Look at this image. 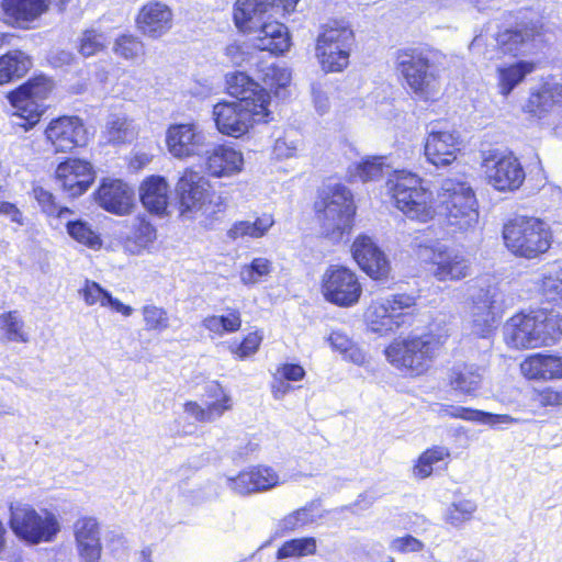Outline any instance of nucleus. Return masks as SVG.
Instances as JSON below:
<instances>
[{
    "label": "nucleus",
    "instance_id": "21",
    "mask_svg": "<svg viewBox=\"0 0 562 562\" xmlns=\"http://www.w3.org/2000/svg\"><path fill=\"white\" fill-rule=\"evenodd\" d=\"M55 175L59 186L71 198L83 194L95 178L92 165L87 160L77 158H69L60 162Z\"/></svg>",
    "mask_w": 562,
    "mask_h": 562
},
{
    "label": "nucleus",
    "instance_id": "48",
    "mask_svg": "<svg viewBox=\"0 0 562 562\" xmlns=\"http://www.w3.org/2000/svg\"><path fill=\"white\" fill-rule=\"evenodd\" d=\"M316 551V540L313 537L297 538L285 541L278 550V559L303 557Z\"/></svg>",
    "mask_w": 562,
    "mask_h": 562
},
{
    "label": "nucleus",
    "instance_id": "41",
    "mask_svg": "<svg viewBox=\"0 0 562 562\" xmlns=\"http://www.w3.org/2000/svg\"><path fill=\"white\" fill-rule=\"evenodd\" d=\"M533 70V66L520 60L508 67L498 69L501 93L508 95L525 77Z\"/></svg>",
    "mask_w": 562,
    "mask_h": 562
},
{
    "label": "nucleus",
    "instance_id": "8",
    "mask_svg": "<svg viewBox=\"0 0 562 562\" xmlns=\"http://www.w3.org/2000/svg\"><path fill=\"white\" fill-rule=\"evenodd\" d=\"M261 103L246 104L235 101H221L213 106V119L220 133L240 137L254 123H267L270 111Z\"/></svg>",
    "mask_w": 562,
    "mask_h": 562
},
{
    "label": "nucleus",
    "instance_id": "47",
    "mask_svg": "<svg viewBox=\"0 0 562 562\" xmlns=\"http://www.w3.org/2000/svg\"><path fill=\"white\" fill-rule=\"evenodd\" d=\"M541 289L548 301L562 303V267H552L543 273Z\"/></svg>",
    "mask_w": 562,
    "mask_h": 562
},
{
    "label": "nucleus",
    "instance_id": "55",
    "mask_svg": "<svg viewBox=\"0 0 562 562\" xmlns=\"http://www.w3.org/2000/svg\"><path fill=\"white\" fill-rule=\"evenodd\" d=\"M475 509V504L468 499L452 503L447 510L446 519L451 525L457 526L465 520H469Z\"/></svg>",
    "mask_w": 562,
    "mask_h": 562
},
{
    "label": "nucleus",
    "instance_id": "45",
    "mask_svg": "<svg viewBox=\"0 0 562 562\" xmlns=\"http://www.w3.org/2000/svg\"><path fill=\"white\" fill-rule=\"evenodd\" d=\"M228 312L226 315H213L207 316L203 321V326L215 334L235 333L241 326L240 313L236 308L227 307Z\"/></svg>",
    "mask_w": 562,
    "mask_h": 562
},
{
    "label": "nucleus",
    "instance_id": "15",
    "mask_svg": "<svg viewBox=\"0 0 562 562\" xmlns=\"http://www.w3.org/2000/svg\"><path fill=\"white\" fill-rule=\"evenodd\" d=\"M362 293L361 284L353 271L346 267L331 266L323 279L324 297L338 306H352Z\"/></svg>",
    "mask_w": 562,
    "mask_h": 562
},
{
    "label": "nucleus",
    "instance_id": "25",
    "mask_svg": "<svg viewBox=\"0 0 562 562\" xmlns=\"http://www.w3.org/2000/svg\"><path fill=\"white\" fill-rule=\"evenodd\" d=\"M99 205L116 215L127 214L133 207L134 192L122 180H104L97 191Z\"/></svg>",
    "mask_w": 562,
    "mask_h": 562
},
{
    "label": "nucleus",
    "instance_id": "34",
    "mask_svg": "<svg viewBox=\"0 0 562 562\" xmlns=\"http://www.w3.org/2000/svg\"><path fill=\"white\" fill-rule=\"evenodd\" d=\"M447 380L453 391L475 396L483 384V369L473 363H457L449 369Z\"/></svg>",
    "mask_w": 562,
    "mask_h": 562
},
{
    "label": "nucleus",
    "instance_id": "18",
    "mask_svg": "<svg viewBox=\"0 0 562 562\" xmlns=\"http://www.w3.org/2000/svg\"><path fill=\"white\" fill-rule=\"evenodd\" d=\"M484 166L488 183L498 191H515L526 178L521 164L512 154L485 158Z\"/></svg>",
    "mask_w": 562,
    "mask_h": 562
},
{
    "label": "nucleus",
    "instance_id": "14",
    "mask_svg": "<svg viewBox=\"0 0 562 562\" xmlns=\"http://www.w3.org/2000/svg\"><path fill=\"white\" fill-rule=\"evenodd\" d=\"M49 89L47 79L36 78L26 81L8 94V99L15 110L13 115L23 120V122H16V124L27 130L40 121L44 112V104H41L40 101L46 98Z\"/></svg>",
    "mask_w": 562,
    "mask_h": 562
},
{
    "label": "nucleus",
    "instance_id": "39",
    "mask_svg": "<svg viewBox=\"0 0 562 562\" xmlns=\"http://www.w3.org/2000/svg\"><path fill=\"white\" fill-rule=\"evenodd\" d=\"M447 414L453 418L490 425L492 427H496L503 424L510 425L517 423V419L507 414H493L463 406H450V408L447 411Z\"/></svg>",
    "mask_w": 562,
    "mask_h": 562
},
{
    "label": "nucleus",
    "instance_id": "4",
    "mask_svg": "<svg viewBox=\"0 0 562 562\" xmlns=\"http://www.w3.org/2000/svg\"><path fill=\"white\" fill-rule=\"evenodd\" d=\"M386 187L396 207L407 217L419 222L434 217L432 192L423 186V180L417 175L396 172L387 180Z\"/></svg>",
    "mask_w": 562,
    "mask_h": 562
},
{
    "label": "nucleus",
    "instance_id": "51",
    "mask_svg": "<svg viewBox=\"0 0 562 562\" xmlns=\"http://www.w3.org/2000/svg\"><path fill=\"white\" fill-rule=\"evenodd\" d=\"M34 195L37 200L38 204L42 207V211L47 214L48 216H55L58 218H63L66 216V214H71V210L66 206H59L55 202L54 195L43 189V188H36L34 189Z\"/></svg>",
    "mask_w": 562,
    "mask_h": 562
},
{
    "label": "nucleus",
    "instance_id": "1",
    "mask_svg": "<svg viewBox=\"0 0 562 562\" xmlns=\"http://www.w3.org/2000/svg\"><path fill=\"white\" fill-rule=\"evenodd\" d=\"M504 337L515 348L553 345L562 337V316L544 310L514 315L504 325Z\"/></svg>",
    "mask_w": 562,
    "mask_h": 562
},
{
    "label": "nucleus",
    "instance_id": "58",
    "mask_svg": "<svg viewBox=\"0 0 562 562\" xmlns=\"http://www.w3.org/2000/svg\"><path fill=\"white\" fill-rule=\"evenodd\" d=\"M109 295L110 293L95 282L88 283L83 290V299L89 305L100 302L102 306H105Z\"/></svg>",
    "mask_w": 562,
    "mask_h": 562
},
{
    "label": "nucleus",
    "instance_id": "53",
    "mask_svg": "<svg viewBox=\"0 0 562 562\" xmlns=\"http://www.w3.org/2000/svg\"><path fill=\"white\" fill-rule=\"evenodd\" d=\"M383 159L384 157L382 156L368 157L363 159L356 166V176H358L363 182L378 179L382 175L384 166Z\"/></svg>",
    "mask_w": 562,
    "mask_h": 562
},
{
    "label": "nucleus",
    "instance_id": "6",
    "mask_svg": "<svg viewBox=\"0 0 562 562\" xmlns=\"http://www.w3.org/2000/svg\"><path fill=\"white\" fill-rule=\"evenodd\" d=\"M9 525L13 533L29 544L50 542L60 530L56 516L48 510L37 512L29 504L11 503Z\"/></svg>",
    "mask_w": 562,
    "mask_h": 562
},
{
    "label": "nucleus",
    "instance_id": "32",
    "mask_svg": "<svg viewBox=\"0 0 562 562\" xmlns=\"http://www.w3.org/2000/svg\"><path fill=\"white\" fill-rule=\"evenodd\" d=\"M526 110L539 119L554 113L561 115L562 120V83L546 82L540 90L531 93Z\"/></svg>",
    "mask_w": 562,
    "mask_h": 562
},
{
    "label": "nucleus",
    "instance_id": "22",
    "mask_svg": "<svg viewBox=\"0 0 562 562\" xmlns=\"http://www.w3.org/2000/svg\"><path fill=\"white\" fill-rule=\"evenodd\" d=\"M352 257L370 278L374 280L386 279L391 267L385 254L375 241L367 235H359L351 247Z\"/></svg>",
    "mask_w": 562,
    "mask_h": 562
},
{
    "label": "nucleus",
    "instance_id": "33",
    "mask_svg": "<svg viewBox=\"0 0 562 562\" xmlns=\"http://www.w3.org/2000/svg\"><path fill=\"white\" fill-rule=\"evenodd\" d=\"M172 14L169 8L160 2L145 4L137 19L138 29L147 36L159 37L171 27Z\"/></svg>",
    "mask_w": 562,
    "mask_h": 562
},
{
    "label": "nucleus",
    "instance_id": "23",
    "mask_svg": "<svg viewBox=\"0 0 562 562\" xmlns=\"http://www.w3.org/2000/svg\"><path fill=\"white\" fill-rule=\"evenodd\" d=\"M226 483L235 494L247 496L273 488L279 484V476L270 467H254L227 477Z\"/></svg>",
    "mask_w": 562,
    "mask_h": 562
},
{
    "label": "nucleus",
    "instance_id": "54",
    "mask_svg": "<svg viewBox=\"0 0 562 562\" xmlns=\"http://www.w3.org/2000/svg\"><path fill=\"white\" fill-rule=\"evenodd\" d=\"M105 47V36L94 30L86 31L80 40L79 52L83 57H90Z\"/></svg>",
    "mask_w": 562,
    "mask_h": 562
},
{
    "label": "nucleus",
    "instance_id": "9",
    "mask_svg": "<svg viewBox=\"0 0 562 562\" xmlns=\"http://www.w3.org/2000/svg\"><path fill=\"white\" fill-rule=\"evenodd\" d=\"M416 304V297L407 293H394L375 301L369 308L368 321L372 331L380 335L411 326L413 315L406 310Z\"/></svg>",
    "mask_w": 562,
    "mask_h": 562
},
{
    "label": "nucleus",
    "instance_id": "26",
    "mask_svg": "<svg viewBox=\"0 0 562 562\" xmlns=\"http://www.w3.org/2000/svg\"><path fill=\"white\" fill-rule=\"evenodd\" d=\"M247 33L254 34L251 40L256 48L270 52L273 55L284 54L291 45L288 27L277 21H262L257 30Z\"/></svg>",
    "mask_w": 562,
    "mask_h": 562
},
{
    "label": "nucleus",
    "instance_id": "56",
    "mask_svg": "<svg viewBox=\"0 0 562 562\" xmlns=\"http://www.w3.org/2000/svg\"><path fill=\"white\" fill-rule=\"evenodd\" d=\"M263 81L271 90L285 88L291 81V72L286 68L271 66L267 69Z\"/></svg>",
    "mask_w": 562,
    "mask_h": 562
},
{
    "label": "nucleus",
    "instance_id": "31",
    "mask_svg": "<svg viewBox=\"0 0 562 562\" xmlns=\"http://www.w3.org/2000/svg\"><path fill=\"white\" fill-rule=\"evenodd\" d=\"M540 34L538 21H522L514 29L497 34L496 43L503 54H522L527 52L529 42Z\"/></svg>",
    "mask_w": 562,
    "mask_h": 562
},
{
    "label": "nucleus",
    "instance_id": "42",
    "mask_svg": "<svg viewBox=\"0 0 562 562\" xmlns=\"http://www.w3.org/2000/svg\"><path fill=\"white\" fill-rule=\"evenodd\" d=\"M273 225V218L271 215H263L261 217H257L255 222L249 221H240L236 222L227 232V236L232 239H237L239 237H252L259 238L262 237L268 229Z\"/></svg>",
    "mask_w": 562,
    "mask_h": 562
},
{
    "label": "nucleus",
    "instance_id": "20",
    "mask_svg": "<svg viewBox=\"0 0 562 562\" xmlns=\"http://www.w3.org/2000/svg\"><path fill=\"white\" fill-rule=\"evenodd\" d=\"M45 135L57 153H67L87 143V130L77 116L53 120L46 127Z\"/></svg>",
    "mask_w": 562,
    "mask_h": 562
},
{
    "label": "nucleus",
    "instance_id": "10",
    "mask_svg": "<svg viewBox=\"0 0 562 562\" xmlns=\"http://www.w3.org/2000/svg\"><path fill=\"white\" fill-rule=\"evenodd\" d=\"M436 341L430 335L393 341L386 349V359L397 369L413 375L424 373L430 366Z\"/></svg>",
    "mask_w": 562,
    "mask_h": 562
},
{
    "label": "nucleus",
    "instance_id": "29",
    "mask_svg": "<svg viewBox=\"0 0 562 562\" xmlns=\"http://www.w3.org/2000/svg\"><path fill=\"white\" fill-rule=\"evenodd\" d=\"M201 157H205L209 175L217 178L240 171L244 161L241 154L234 148L212 143L207 153H203Z\"/></svg>",
    "mask_w": 562,
    "mask_h": 562
},
{
    "label": "nucleus",
    "instance_id": "63",
    "mask_svg": "<svg viewBox=\"0 0 562 562\" xmlns=\"http://www.w3.org/2000/svg\"><path fill=\"white\" fill-rule=\"evenodd\" d=\"M331 347L344 353L351 345L352 341L342 333L333 331L328 337Z\"/></svg>",
    "mask_w": 562,
    "mask_h": 562
},
{
    "label": "nucleus",
    "instance_id": "46",
    "mask_svg": "<svg viewBox=\"0 0 562 562\" xmlns=\"http://www.w3.org/2000/svg\"><path fill=\"white\" fill-rule=\"evenodd\" d=\"M66 228L71 238L91 249H99L102 246L99 234L83 220L68 221Z\"/></svg>",
    "mask_w": 562,
    "mask_h": 562
},
{
    "label": "nucleus",
    "instance_id": "61",
    "mask_svg": "<svg viewBox=\"0 0 562 562\" xmlns=\"http://www.w3.org/2000/svg\"><path fill=\"white\" fill-rule=\"evenodd\" d=\"M278 372L286 381H301L305 376V370L295 363L283 364Z\"/></svg>",
    "mask_w": 562,
    "mask_h": 562
},
{
    "label": "nucleus",
    "instance_id": "64",
    "mask_svg": "<svg viewBox=\"0 0 562 562\" xmlns=\"http://www.w3.org/2000/svg\"><path fill=\"white\" fill-rule=\"evenodd\" d=\"M300 513H291L288 516H285L282 520H280L278 528L282 532L284 531H293L301 527L300 518L297 516Z\"/></svg>",
    "mask_w": 562,
    "mask_h": 562
},
{
    "label": "nucleus",
    "instance_id": "2",
    "mask_svg": "<svg viewBox=\"0 0 562 562\" xmlns=\"http://www.w3.org/2000/svg\"><path fill=\"white\" fill-rule=\"evenodd\" d=\"M441 215L449 233L467 232L479 221L476 199L471 186L459 179L442 181L439 192Z\"/></svg>",
    "mask_w": 562,
    "mask_h": 562
},
{
    "label": "nucleus",
    "instance_id": "40",
    "mask_svg": "<svg viewBox=\"0 0 562 562\" xmlns=\"http://www.w3.org/2000/svg\"><path fill=\"white\" fill-rule=\"evenodd\" d=\"M137 135L133 121L125 116L112 114L106 122L108 142L114 145L131 143Z\"/></svg>",
    "mask_w": 562,
    "mask_h": 562
},
{
    "label": "nucleus",
    "instance_id": "27",
    "mask_svg": "<svg viewBox=\"0 0 562 562\" xmlns=\"http://www.w3.org/2000/svg\"><path fill=\"white\" fill-rule=\"evenodd\" d=\"M4 21L16 27L27 29L48 9L47 0H2Z\"/></svg>",
    "mask_w": 562,
    "mask_h": 562
},
{
    "label": "nucleus",
    "instance_id": "35",
    "mask_svg": "<svg viewBox=\"0 0 562 562\" xmlns=\"http://www.w3.org/2000/svg\"><path fill=\"white\" fill-rule=\"evenodd\" d=\"M520 369L531 380L562 379V357L536 353L524 360Z\"/></svg>",
    "mask_w": 562,
    "mask_h": 562
},
{
    "label": "nucleus",
    "instance_id": "28",
    "mask_svg": "<svg viewBox=\"0 0 562 562\" xmlns=\"http://www.w3.org/2000/svg\"><path fill=\"white\" fill-rule=\"evenodd\" d=\"M226 88L228 94L236 99L235 102L255 105L263 101V108H268L270 102L267 90L241 71L226 75Z\"/></svg>",
    "mask_w": 562,
    "mask_h": 562
},
{
    "label": "nucleus",
    "instance_id": "52",
    "mask_svg": "<svg viewBox=\"0 0 562 562\" xmlns=\"http://www.w3.org/2000/svg\"><path fill=\"white\" fill-rule=\"evenodd\" d=\"M143 316L147 329L162 331L169 327L168 314L161 307L146 305L143 307Z\"/></svg>",
    "mask_w": 562,
    "mask_h": 562
},
{
    "label": "nucleus",
    "instance_id": "57",
    "mask_svg": "<svg viewBox=\"0 0 562 562\" xmlns=\"http://www.w3.org/2000/svg\"><path fill=\"white\" fill-rule=\"evenodd\" d=\"M261 342V336H259L257 333H250L248 334L244 340L238 345L236 349V355L240 358H247L251 355H254Z\"/></svg>",
    "mask_w": 562,
    "mask_h": 562
},
{
    "label": "nucleus",
    "instance_id": "37",
    "mask_svg": "<svg viewBox=\"0 0 562 562\" xmlns=\"http://www.w3.org/2000/svg\"><path fill=\"white\" fill-rule=\"evenodd\" d=\"M156 239V228L145 217L134 220L124 243L126 251L133 255L147 249Z\"/></svg>",
    "mask_w": 562,
    "mask_h": 562
},
{
    "label": "nucleus",
    "instance_id": "59",
    "mask_svg": "<svg viewBox=\"0 0 562 562\" xmlns=\"http://www.w3.org/2000/svg\"><path fill=\"white\" fill-rule=\"evenodd\" d=\"M422 548V542L413 536L396 538L391 542V549L398 552H416Z\"/></svg>",
    "mask_w": 562,
    "mask_h": 562
},
{
    "label": "nucleus",
    "instance_id": "11",
    "mask_svg": "<svg viewBox=\"0 0 562 562\" xmlns=\"http://www.w3.org/2000/svg\"><path fill=\"white\" fill-rule=\"evenodd\" d=\"M353 32L348 26L334 21L323 26L317 37L316 56L326 71H340L349 63V50Z\"/></svg>",
    "mask_w": 562,
    "mask_h": 562
},
{
    "label": "nucleus",
    "instance_id": "17",
    "mask_svg": "<svg viewBox=\"0 0 562 562\" xmlns=\"http://www.w3.org/2000/svg\"><path fill=\"white\" fill-rule=\"evenodd\" d=\"M299 0H237L234 8V22L244 33L257 30L263 21L265 14L281 9L284 13H292Z\"/></svg>",
    "mask_w": 562,
    "mask_h": 562
},
{
    "label": "nucleus",
    "instance_id": "13",
    "mask_svg": "<svg viewBox=\"0 0 562 562\" xmlns=\"http://www.w3.org/2000/svg\"><path fill=\"white\" fill-rule=\"evenodd\" d=\"M472 330L485 338L496 326V316L503 312L504 294L496 284H481L471 294Z\"/></svg>",
    "mask_w": 562,
    "mask_h": 562
},
{
    "label": "nucleus",
    "instance_id": "49",
    "mask_svg": "<svg viewBox=\"0 0 562 562\" xmlns=\"http://www.w3.org/2000/svg\"><path fill=\"white\" fill-rule=\"evenodd\" d=\"M113 50L126 60L136 59L145 53L144 44L136 36L130 34L117 37Z\"/></svg>",
    "mask_w": 562,
    "mask_h": 562
},
{
    "label": "nucleus",
    "instance_id": "5",
    "mask_svg": "<svg viewBox=\"0 0 562 562\" xmlns=\"http://www.w3.org/2000/svg\"><path fill=\"white\" fill-rule=\"evenodd\" d=\"M506 247L516 256L532 259L551 246V234L546 223L536 217L517 216L503 229Z\"/></svg>",
    "mask_w": 562,
    "mask_h": 562
},
{
    "label": "nucleus",
    "instance_id": "62",
    "mask_svg": "<svg viewBox=\"0 0 562 562\" xmlns=\"http://www.w3.org/2000/svg\"><path fill=\"white\" fill-rule=\"evenodd\" d=\"M0 214L9 216L13 223L24 225L22 212L11 202H0Z\"/></svg>",
    "mask_w": 562,
    "mask_h": 562
},
{
    "label": "nucleus",
    "instance_id": "44",
    "mask_svg": "<svg viewBox=\"0 0 562 562\" xmlns=\"http://www.w3.org/2000/svg\"><path fill=\"white\" fill-rule=\"evenodd\" d=\"M231 408V397L224 395L222 400L209 404L206 407L200 406L195 402H188L184 406L186 412L193 416L198 422L209 423L221 417L223 413Z\"/></svg>",
    "mask_w": 562,
    "mask_h": 562
},
{
    "label": "nucleus",
    "instance_id": "7",
    "mask_svg": "<svg viewBox=\"0 0 562 562\" xmlns=\"http://www.w3.org/2000/svg\"><path fill=\"white\" fill-rule=\"evenodd\" d=\"M397 69L409 89L422 100L436 92L438 68L432 53L420 48H407L397 53Z\"/></svg>",
    "mask_w": 562,
    "mask_h": 562
},
{
    "label": "nucleus",
    "instance_id": "30",
    "mask_svg": "<svg viewBox=\"0 0 562 562\" xmlns=\"http://www.w3.org/2000/svg\"><path fill=\"white\" fill-rule=\"evenodd\" d=\"M75 538L82 562H99L102 546L99 524L93 517H83L75 524Z\"/></svg>",
    "mask_w": 562,
    "mask_h": 562
},
{
    "label": "nucleus",
    "instance_id": "12",
    "mask_svg": "<svg viewBox=\"0 0 562 562\" xmlns=\"http://www.w3.org/2000/svg\"><path fill=\"white\" fill-rule=\"evenodd\" d=\"M417 256L430 265L429 271L438 281H457L469 276L470 266L467 258L439 243L419 244Z\"/></svg>",
    "mask_w": 562,
    "mask_h": 562
},
{
    "label": "nucleus",
    "instance_id": "50",
    "mask_svg": "<svg viewBox=\"0 0 562 562\" xmlns=\"http://www.w3.org/2000/svg\"><path fill=\"white\" fill-rule=\"evenodd\" d=\"M271 272V262L266 258H255L249 266L243 268L240 280L244 284L258 283L262 277Z\"/></svg>",
    "mask_w": 562,
    "mask_h": 562
},
{
    "label": "nucleus",
    "instance_id": "60",
    "mask_svg": "<svg viewBox=\"0 0 562 562\" xmlns=\"http://www.w3.org/2000/svg\"><path fill=\"white\" fill-rule=\"evenodd\" d=\"M297 149L295 140H288L286 138H278L276 140L273 153L279 159L293 157Z\"/></svg>",
    "mask_w": 562,
    "mask_h": 562
},
{
    "label": "nucleus",
    "instance_id": "16",
    "mask_svg": "<svg viewBox=\"0 0 562 562\" xmlns=\"http://www.w3.org/2000/svg\"><path fill=\"white\" fill-rule=\"evenodd\" d=\"M207 181L199 172L186 170L176 186L181 213L202 211L205 215H213L216 211L213 201L206 203L209 195ZM220 202L215 206L220 207ZM217 212H222L221 209Z\"/></svg>",
    "mask_w": 562,
    "mask_h": 562
},
{
    "label": "nucleus",
    "instance_id": "36",
    "mask_svg": "<svg viewBox=\"0 0 562 562\" xmlns=\"http://www.w3.org/2000/svg\"><path fill=\"white\" fill-rule=\"evenodd\" d=\"M139 199L144 207L154 214H164L168 205V184L160 176H150L139 188Z\"/></svg>",
    "mask_w": 562,
    "mask_h": 562
},
{
    "label": "nucleus",
    "instance_id": "38",
    "mask_svg": "<svg viewBox=\"0 0 562 562\" xmlns=\"http://www.w3.org/2000/svg\"><path fill=\"white\" fill-rule=\"evenodd\" d=\"M32 59L22 50H11L0 57V85L20 79L32 67Z\"/></svg>",
    "mask_w": 562,
    "mask_h": 562
},
{
    "label": "nucleus",
    "instance_id": "24",
    "mask_svg": "<svg viewBox=\"0 0 562 562\" xmlns=\"http://www.w3.org/2000/svg\"><path fill=\"white\" fill-rule=\"evenodd\" d=\"M459 150V135L431 128L425 143V156L437 168L451 165Z\"/></svg>",
    "mask_w": 562,
    "mask_h": 562
},
{
    "label": "nucleus",
    "instance_id": "3",
    "mask_svg": "<svg viewBox=\"0 0 562 562\" xmlns=\"http://www.w3.org/2000/svg\"><path fill=\"white\" fill-rule=\"evenodd\" d=\"M322 222V234L333 243H338L351 228L355 204L350 190L340 183L328 186L315 203Z\"/></svg>",
    "mask_w": 562,
    "mask_h": 562
},
{
    "label": "nucleus",
    "instance_id": "19",
    "mask_svg": "<svg viewBox=\"0 0 562 562\" xmlns=\"http://www.w3.org/2000/svg\"><path fill=\"white\" fill-rule=\"evenodd\" d=\"M169 151L177 158L202 156L210 142L193 124H176L168 128L166 138Z\"/></svg>",
    "mask_w": 562,
    "mask_h": 562
},
{
    "label": "nucleus",
    "instance_id": "43",
    "mask_svg": "<svg viewBox=\"0 0 562 562\" xmlns=\"http://www.w3.org/2000/svg\"><path fill=\"white\" fill-rule=\"evenodd\" d=\"M0 331L5 341L27 342L30 339L24 330V322L18 311L0 314Z\"/></svg>",
    "mask_w": 562,
    "mask_h": 562
}]
</instances>
